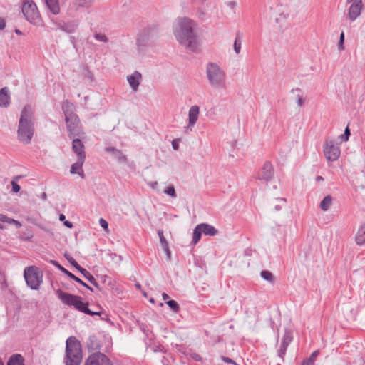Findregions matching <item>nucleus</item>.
<instances>
[{
	"label": "nucleus",
	"instance_id": "nucleus-58",
	"mask_svg": "<svg viewBox=\"0 0 365 365\" xmlns=\"http://www.w3.org/2000/svg\"><path fill=\"white\" fill-rule=\"evenodd\" d=\"M91 284H92L94 287H96V288H98V282H96V279L94 278V281H92V282H89Z\"/></svg>",
	"mask_w": 365,
	"mask_h": 365
},
{
	"label": "nucleus",
	"instance_id": "nucleus-43",
	"mask_svg": "<svg viewBox=\"0 0 365 365\" xmlns=\"http://www.w3.org/2000/svg\"><path fill=\"white\" fill-rule=\"evenodd\" d=\"M277 201L279 202V204H277L274 206V210L276 211H279L281 210L282 207L284 205L286 202V200L284 198H279L277 199Z\"/></svg>",
	"mask_w": 365,
	"mask_h": 365
},
{
	"label": "nucleus",
	"instance_id": "nucleus-21",
	"mask_svg": "<svg viewBox=\"0 0 365 365\" xmlns=\"http://www.w3.org/2000/svg\"><path fill=\"white\" fill-rule=\"evenodd\" d=\"M87 346L91 350H98L101 349V343L98 337L95 335H91L88 337L86 341Z\"/></svg>",
	"mask_w": 365,
	"mask_h": 365
},
{
	"label": "nucleus",
	"instance_id": "nucleus-64",
	"mask_svg": "<svg viewBox=\"0 0 365 365\" xmlns=\"http://www.w3.org/2000/svg\"><path fill=\"white\" fill-rule=\"evenodd\" d=\"M14 31L18 35H21L22 34V32L19 29H16Z\"/></svg>",
	"mask_w": 365,
	"mask_h": 365
},
{
	"label": "nucleus",
	"instance_id": "nucleus-44",
	"mask_svg": "<svg viewBox=\"0 0 365 365\" xmlns=\"http://www.w3.org/2000/svg\"><path fill=\"white\" fill-rule=\"evenodd\" d=\"M344 33L342 31L340 34L339 44H338L339 50H343L344 48Z\"/></svg>",
	"mask_w": 365,
	"mask_h": 365
},
{
	"label": "nucleus",
	"instance_id": "nucleus-31",
	"mask_svg": "<svg viewBox=\"0 0 365 365\" xmlns=\"http://www.w3.org/2000/svg\"><path fill=\"white\" fill-rule=\"evenodd\" d=\"M292 335L291 331L286 329L284 331V334L281 344L283 346H288V345L292 341Z\"/></svg>",
	"mask_w": 365,
	"mask_h": 365
},
{
	"label": "nucleus",
	"instance_id": "nucleus-37",
	"mask_svg": "<svg viewBox=\"0 0 365 365\" xmlns=\"http://www.w3.org/2000/svg\"><path fill=\"white\" fill-rule=\"evenodd\" d=\"M233 46L235 51L236 52V53L238 54L240 52L241 49V38L239 34H237V35Z\"/></svg>",
	"mask_w": 365,
	"mask_h": 365
},
{
	"label": "nucleus",
	"instance_id": "nucleus-20",
	"mask_svg": "<svg viewBox=\"0 0 365 365\" xmlns=\"http://www.w3.org/2000/svg\"><path fill=\"white\" fill-rule=\"evenodd\" d=\"M10 104L9 90L4 87L0 90V106L7 108Z\"/></svg>",
	"mask_w": 365,
	"mask_h": 365
},
{
	"label": "nucleus",
	"instance_id": "nucleus-22",
	"mask_svg": "<svg viewBox=\"0 0 365 365\" xmlns=\"http://www.w3.org/2000/svg\"><path fill=\"white\" fill-rule=\"evenodd\" d=\"M202 233L205 235L208 236H215L217 234L218 231L215 228L214 226L207 224V223H201L199 224Z\"/></svg>",
	"mask_w": 365,
	"mask_h": 365
},
{
	"label": "nucleus",
	"instance_id": "nucleus-47",
	"mask_svg": "<svg viewBox=\"0 0 365 365\" xmlns=\"http://www.w3.org/2000/svg\"><path fill=\"white\" fill-rule=\"evenodd\" d=\"M11 186H12V191L14 192H19L21 187L20 186L18 185L17 182H16L14 180H12L11 182Z\"/></svg>",
	"mask_w": 365,
	"mask_h": 365
},
{
	"label": "nucleus",
	"instance_id": "nucleus-16",
	"mask_svg": "<svg viewBox=\"0 0 365 365\" xmlns=\"http://www.w3.org/2000/svg\"><path fill=\"white\" fill-rule=\"evenodd\" d=\"M142 75L140 72L135 71L133 74L127 76V80L133 91H137L140 83Z\"/></svg>",
	"mask_w": 365,
	"mask_h": 365
},
{
	"label": "nucleus",
	"instance_id": "nucleus-7",
	"mask_svg": "<svg viewBox=\"0 0 365 365\" xmlns=\"http://www.w3.org/2000/svg\"><path fill=\"white\" fill-rule=\"evenodd\" d=\"M22 13L26 19L36 24L40 20V14L36 4L33 1H27L22 6Z\"/></svg>",
	"mask_w": 365,
	"mask_h": 365
},
{
	"label": "nucleus",
	"instance_id": "nucleus-5",
	"mask_svg": "<svg viewBox=\"0 0 365 365\" xmlns=\"http://www.w3.org/2000/svg\"><path fill=\"white\" fill-rule=\"evenodd\" d=\"M82 361L81 343L73 336H70L66 343L65 365H79Z\"/></svg>",
	"mask_w": 365,
	"mask_h": 365
},
{
	"label": "nucleus",
	"instance_id": "nucleus-34",
	"mask_svg": "<svg viewBox=\"0 0 365 365\" xmlns=\"http://www.w3.org/2000/svg\"><path fill=\"white\" fill-rule=\"evenodd\" d=\"M158 235L159 236V239H160V242L163 247V248L164 250H168V242L165 239V237H164V235H163V231L162 230H159L158 231Z\"/></svg>",
	"mask_w": 365,
	"mask_h": 365
},
{
	"label": "nucleus",
	"instance_id": "nucleus-18",
	"mask_svg": "<svg viewBox=\"0 0 365 365\" xmlns=\"http://www.w3.org/2000/svg\"><path fill=\"white\" fill-rule=\"evenodd\" d=\"M48 11L53 15H58L61 12L59 0H43Z\"/></svg>",
	"mask_w": 365,
	"mask_h": 365
},
{
	"label": "nucleus",
	"instance_id": "nucleus-33",
	"mask_svg": "<svg viewBox=\"0 0 365 365\" xmlns=\"http://www.w3.org/2000/svg\"><path fill=\"white\" fill-rule=\"evenodd\" d=\"M77 270L81 272V274L88 281L92 282L94 281V277L85 268L80 267H77Z\"/></svg>",
	"mask_w": 365,
	"mask_h": 365
},
{
	"label": "nucleus",
	"instance_id": "nucleus-54",
	"mask_svg": "<svg viewBox=\"0 0 365 365\" xmlns=\"http://www.w3.org/2000/svg\"><path fill=\"white\" fill-rule=\"evenodd\" d=\"M8 219H9V217L6 215L0 213V221L1 222H6L8 221Z\"/></svg>",
	"mask_w": 365,
	"mask_h": 365
},
{
	"label": "nucleus",
	"instance_id": "nucleus-32",
	"mask_svg": "<svg viewBox=\"0 0 365 365\" xmlns=\"http://www.w3.org/2000/svg\"><path fill=\"white\" fill-rule=\"evenodd\" d=\"M260 275L264 280H266L270 283L274 282V277L271 272L267 271V270H264V271L261 272Z\"/></svg>",
	"mask_w": 365,
	"mask_h": 365
},
{
	"label": "nucleus",
	"instance_id": "nucleus-23",
	"mask_svg": "<svg viewBox=\"0 0 365 365\" xmlns=\"http://www.w3.org/2000/svg\"><path fill=\"white\" fill-rule=\"evenodd\" d=\"M356 242L358 245H363L365 244V225L362 224L359 228L358 232L355 237Z\"/></svg>",
	"mask_w": 365,
	"mask_h": 365
},
{
	"label": "nucleus",
	"instance_id": "nucleus-3",
	"mask_svg": "<svg viewBox=\"0 0 365 365\" xmlns=\"http://www.w3.org/2000/svg\"><path fill=\"white\" fill-rule=\"evenodd\" d=\"M206 77L210 86L214 89L225 88L226 73L216 63L209 62L205 68Z\"/></svg>",
	"mask_w": 365,
	"mask_h": 365
},
{
	"label": "nucleus",
	"instance_id": "nucleus-49",
	"mask_svg": "<svg viewBox=\"0 0 365 365\" xmlns=\"http://www.w3.org/2000/svg\"><path fill=\"white\" fill-rule=\"evenodd\" d=\"M221 359L222 361L227 363V364H233L235 365H237V364L230 358L227 356H222Z\"/></svg>",
	"mask_w": 365,
	"mask_h": 365
},
{
	"label": "nucleus",
	"instance_id": "nucleus-1",
	"mask_svg": "<svg viewBox=\"0 0 365 365\" xmlns=\"http://www.w3.org/2000/svg\"><path fill=\"white\" fill-rule=\"evenodd\" d=\"M196 24L187 17L177 19L174 28V35L179 43L191 51L197 49V36L195 31Z\"/></svg>",
	"mask_w": 365,
	"mask_h": 365
},
{
	"label": "nucleus",
	"instance_id": "nucleus-46",
	"mask_svg": "<svg viewBox=\"0 0 365 365\" xmlns=\"http://www.w3.org/2000/svg\"><path fill=\"white\" fill-rule=\"evenodd\" d=\"M287 348V346H283V345L281 344L280 348H279V349L278 351V356L280 358L283 359L284 355L286 353Z\"/></svg>",
	"mask_w": 365,
	"mask_h": 365
},
{
	"label": "nucleus",
	"instance_id": "nucleus-25",
	"mask_svg": "<svg viewBox=\"0 0 365 365\" xmlns=\"http://www.w3.org/2000/svg\"><path fill=\"white\" fill-rule=\"evenodd\" d=\"M149 33L148 31H143L138 38V44L139 46H144L149 44Z\"/></svg>",
	"mask_w": 365,
	"mask_h": 365
},
{
	"label": "nucleus",
	"instance_id": "nucleus-12",
	"mask_svg": "<svg viewBox=\"0 0 365 365\" xmlns=\"http://www.w3.org/2000/svg\"><path fill=\"white\" fill-rule=\"evenodd\" d=\"M200 113V108L197 106H192L190 107L188 113V125L185 128L187 132L188 130L190 131L197 121Z\"/></svg>",
	"mask_w": 365,
	"mask_h": 365
},
{
	"label": "nucleus",
	"instance_id": "nucleus-59",
	"mask_svg": "<svg viewBox=\"0 0 365 365\" xmlns=\"http://www.w3.org/2000/svg\"><path fill=\"white\" fill-rule=\"evenodd\" d=\"M91 284H92L94 287H96V288H98V282H96V279L94 278V281H92V282H89Z\"/></svg>",
	"mask_w": 365,
	"mask_h": 365
},
{
	"label": "nucleus",
	"instance_id": "nucleus-4",
	"mask_svg": "<svg viewBox=\"0 0 365 365\" xmlns=\"http://www.w3.org/2000/svg\"><path fill=\"white\" fill-rule=\"evenodd\" d=\"M56 294L63 303L68 306H73L76 309L81 312L91 316L100 314L98 312H93L90 310L88 308V303L83 302L82 297L80 296L64 292L61 289H57Z\"/></svg>",
	"mask_w": 365,
	"mask_h": 365
},
{
	"label": "nucleus",
	"instance_id": "nucleus-55",
	"mask_svg": "<svg viewBox=\"0 0 365 365\" xmlns=\"http://www.w3.org/2000/svg\"><path fill=\"white\" fill-rule=\"evenodd\" d=\"M314 362L308 359L304 360V361L302 363V365H314Z\"/></svg>",
	"mask_w": 365,
	"mask_h": 365
},
{
	"label": "nucleus",
	"instance_id": "nucleus-39",
	"mask_svg": "<svg viewBox=\"0 0 365 365\" xmlns=\"http://www.w3.org/2000/svg\"><path fill=\"white\" fill-rule=\"evenodd\" d=\"M350 135H351V132H350V130H349V127L347 126L345 128L344 134L339 135V138L341 140L346 142V141H347L349 140V138Z\"/></svg>",
	"mask_w": 365,
	"mask_h": 365
},
{
	"label": "nucleus",
	"instance_id": "nucleus-60",
	"mask_svg": "<svg viewBox=\"0 0 365 365\" xmlns=\"http://www.w3.org/2000/svg\"><path fill=\"white\" fill-rule=\"evenodd\" d=\"M149 185L152 188L155 189V187L158 185V182H153L150 183Z\"/></svg>",
	"mask_w": 365,
	"mask_h": 365
},
{
	"label": "nucleus",
	"instance_id": "nucleus-28",
	"mask_svg": "<svg viewBox=\"0 0 365 365\" xmlns=\"http://www.w3.org/2000/svg\"><path fill=\"white\" fill-rule=\"evenodd\" d=\"M202 231L199 225H197L193 230V237L192 244L195 245L200 240Z\"/></svg>",
	"mask_w": 365,
	"mask_h": 365
},
{
	"label": "nucleus",
	"instance_id": "nucleus-35",
	"mask_svg": "<svg viewBox=\"0 0 365 365\" xmlns=\"http://www.w3.org/2000/svg\"><path fill=\"white\" fill-rule=\"evenodd\" d=\"M34 237V234L31 230L26 229L25 232L19 237L20 240L23 241H29Z\"/></svg>",
	"mask_w": 365,
	"mask_h": 365
},
{
	"label": "nucleus",
	"instance_id": "nucleus-50",
	"mask_svg": "<svg viewBox=\"0 0 365 365\" xmlns=\"http://www.w3.org/2000/svg\"><path fill=\"white\" fill-rule=\"evenodd\" d=\"M172 148L175 150H178L179 148V140L178 139H174L172 141Z\"/></svg>",
	"mask_w": 365,
	"mask_h": 365
},
{
	"label": "nucleus",
	"instance_id": "nucleus-29",
	"mask_svg": "<svg viewBox=\"0 0 365 365\" xmlns=\"http://www.w3.org/2000/svg\"><path fill=\"white\" fill-rule=\"evenodd\" d=\"M113 155L120 163H126L128 162L127 157L120 150L115 151Z\"/></svg>",
	"mask_w": 365,
	"mask_h": 365
},
{
	"label": "nucleus",
	"instance_id": "nucleus-56",
	"mask_svg": "<svg viewBox=\"0 0 365 365\" xmlns=\"http://www.w3.org/2000/svg\"><path fill=\"white\" fill-rule=\"evenodd\" d=\"M6 26L5 20L3 18H0V30H2Z\"/></svg>",
	"mask_w": 365,
	"mask_h": 365
},
{
	"label": "nucleus",
	"instance_id": "nucleus-53",
	"mask_svg": "<svg viewBox=\"0 0 365 365\" xmlns=\"http://www.w3.org/2000/svg\"><path fill=\"white\" fill-rule=\"evenodd\" d=\"M227 5L228 7H230L231 9L235 10L237 6V3L234 1H230L227 3Z\"/></svg>",
	"mask_w": 365,
	"mask_h": 365
},
{
	"label": "nucleus",
	"instance_id": "nucleus-52",
	"mask_svg": "<svg viewBox=\"0 0 365 365\" xmlns=\"http://www.w3.org/2000/svg\"><path fill=\"white\" fill-rule=\"evenodd\" d=\"M91 0H78L77 4L79 6H85L88 3H90Z\"/></svg>",
	"mask_w": 365,
	"mask_h": 365
},
{
	"label": "nucleus",
	"instance_id": "nucleus-38",
	"mask_svg": "<svg viewBox=\"0 0 365 365\" xmlns=\"http://www.w3.org/2000/svg\"><path fill=\"white\" fill-rule=\"evenodd\" d=\"M164 193L172 197H177L175 190V187L173 185H170V186L167 187L164 190Z\"/></svg>",
	"mask_w": 365,
	"mask_h": 365
},
{
	"label": "nucleus",
	"instance_id": "nucleus-14",
	"mask_svg": "<svg viewBox=\"0 0 365 365\" xmlns=\"http://www.w3.org/2000/svg\"><path fill=\"white\" fill-rule=\"evenodd\" d=\"M51 263L56 267L59 270H61L62 272L66 274L68 277L73 279L75 282H78V284H81L82 286L86 287L90 291L93 292V289L88 286L86 283H85L83 281H82L80 278L76 277L73 274L68 271L66 269H65L63 267H62L58 262L55 260H51Z\"/></svg>",
	"mask_w": 365,
	"mask_h": 365
},
{
	"label": "nucleus",
	"instance_id": "nucleus-9",
	"mask_svg": "<svg viewBox=\"0 0 365 365\" xmlns=\"http://www.w3.org/2000/svg\"><path fill=\"white\" fill-rule=\"evenodd\" d=\"M65 120L66 123V128L71 138L83 137L85 133L83 131L82 126L78 116L74 118L71 117V118Z\"/></svg>",
	"mask_w": 365,
	"mask_h": 365
},
{
	"label": "nucleus",
	"instance_id": "nucleus-62",
	"mask_svg": "<svg viewBox=\"0 0 365 365\" xmlns=\"http://www.w3.org/2000/svg\"><path fill=\"white\" fill-rule=\"evenodd\" d=\"M323 180H324V178L322 176H317L316 178V181L317 182H321V181H323Z\"/></svg>",
	"mask_w": 365,
	"mask_h": 365
},
{
	"label": "nucleus",
	"instance_id": "nucleus-61",
	"mask_svg": "<svg viewBox=\"0 0 365 365\" xmlns=\"http://www.w3.org/2000/svg\"><path fill=\"white\" fill-rule=\"evenodd\" d=\"M162 297L165 301L169 299V296L166 293H163Z\"/></svg>",
	"mask_w": 365,
	"mask_h": 365
},
{
	"label": "nucleus",
	"instance_id": "nucleus-13",
	"mask_svg": "<svg viewBox=\"0 0 365 365\" xmlns=\"http://www.w3.org/2000/svg\"><path fill=\"white\" fill-rule=\"evenodd\" d=\"M274 175V170L272 164L269 162H266L261 171L258 174V179L265 181L270 180Z\"/></svg>",
	"mask_w": 365,
	"mask_h": 365
},
{
	"label": "nucleus",
	"instance_id": "nucleus-41",
	"mask_svg": "<svg viewBox=\"0 0 365 365\" xmlns=\"http://www.w3.org/2000/svg\"><path fill=\"white\" fill-rule=\"evenodd\" d=\"M59 220L63 221L64 225L68 228H72L73 227V223L68 220H66V216L63 214H61L59 215Z\"/></svg>",
	"mask_w": 365,
	"mask_h": 365
},
{
	"label": "nucleus",
	"instance_id": "nucleus-17",
	"mask_svg": "<svg viewBox=\"0 0 365 365\" xmlns=\"http://www.w3.org/2000/svg\"><path fill=\"white\" fill-rule=\"evenodd\" d=\"M62 110L65 115V120L69 119L71 117H77V115L75 113L74 105L68 101H65L63 103Z\"/></svg>",
	"mask_w": 365,
	"mask_h": 365
},
{
	"label": "nucleus",
	"instance_id": "nucleus-30",
	"mask_svg": "<svg viewBox=\"0 0 365 365\" xmlns=\"http://www.w3.org/2000/svg\"><path fill=\"white\" fill-rule=\"evenodd\" d=\"M77 26L78 24L73 21L61 26V29L68 33H72L75 31Z\"/></svg>",
	"mask_w": 365,
	"mask_h": 365
},
{
	"label": "nucleus",
	"instance_id": "nucleus-11",
	"mask_svg": "<svg viewBox=\"0 0 365 365\" xmlns=\"http://www.w3.org/2000/svg\"><path fill=\"white\" fill-rule=\"evenodd\" d=\"M347 3H351L348 9V17L351 21H354L361 15L362 0H347Z\"/></svg>",
	"mask_w": 365,
	"mask_h": 365
},
{
	"label": "nucleus",
	"instance_id": "nucleus-48",
	"mask_svg": "<svg viewBox=\"0 0 365 365\" xmlns=\"http://www.w3.org/2000/svg\"><path fill=\"white\" fill-rule=\"evenodd\" d=\"M99 224L101 226L102 228H103L105 230H108V223L107 221L103 218H100L99 220Z\"/></svg>",
	"mask_w": 365,
	"mask_h": 365
},
{
	"label": "nucleus",
	"instance_id": "nucleus-8",
	"mask_svg": "<svg viewBox=\"0 0 365 365\" xmlns=\"http://www.w3.org/2000/svg\"><path fill=\"white\" fill-rule=\"evenodd\" d=\"M338 143L333 139H327L324 144V154L329 161H335L340 156Z\"/></svg>",
	"mask_w": 365,
	"mask_h": 365
},
{
	"label": "nucleus",
	"instance_id": "nucleus-63",
	"mask_svg": "<svg viewBox=\"0 0 365 365\" xmlns=\"http://www.w3.org/2000/svg\"><path fill=\"white\" fill-rule=\"evenodd\" d=\"M193 359L197 360V361H199L200 359V356L198 354H195L193 356Z\"/></svg>",
	"mask_w": 365,
	"mask_h": 365
},
{
	"label": "nucleus",
	"instance_id": "nucleus-27",
	"mask_svg": "<svg viewBox=\"0 0 365 365\" xmlns=\"http://www.w3.org/2000/svg\"><path fill=\"white\" fill-rule=\"evenodd\" d=\"M332 204V197L331 195H327L321 201L319 207L323 211H327Z\"/></svg>",
	"mask_w": 365,
	"mask_h": 365
},
{
	"label": "nucleus",
	"instance_id": "nucleus-51",
	"mask_svg": "<svg viewBox=\"0 0 365 365\" xmlns=\"http://www.w3.org/2000/svg\"><path fill=\"white\" fill-rule=\"evenodd\" d=\"M319 354V351H314L310 356L308 358V359L312 360V361L315 362L316 358Z\"/></svg>",
	"mask_w": 365,
	"mask_h": 365
},
{
	"label": "nucleus",
	"instance_id": "nucleus-15",
	"mask_svg": "<svg viewBox=\"0 0 365 365\" xmlns=\"http://www.w3.org/2000/svg\"><path fill=\"white\" fill-rule=\"evenodd\" d=\"M85 146L79 138H73L72 142V150L76 154L77 158L86 159Z\"/></svg>",
	"mask_w": 365,
	"mask_h": 365
},
{
	"label": "nucleus",
	"instance_id": "nucleus-24",
	"mask_svg": "<svg viewBox=\"0 0 365 365\" xmlns=\"http://www.w3.org/2000/svg\"><path fill=\"white\" fill-rule=\"evenodd\" d=\"M6 365H24V359L19 354H12L9 357Z\"/></svg>",
	"mask_w": 365,
	"mask_h": 365
},
{
	"label": "nucleus",
	"instance_id": "nucleus-57",
	"mask_svg": "<svg viewBox=\"0 0 365 365\" xmlns=\"http://www.w3.org/2000/svg\"><path fill=\"white\" fill-rule=\"evenodd\" d=\"M118 149H116L114 147H108L106 148V151L107 152H109V153H112L113 154L115 153V151H116Z\"/></svg>",
	"mask_w": 365,
	"mask_h": 365
},
{
	"label": "nucleus",
	"instance_id": "nucleus-45",
	"mask_svg": "<svg viewBox=\"0 0 365 365\" xmlns=\"http://www.w3.org/2000/svg\"><path fill=\"white\" fill-rule=\"evenodd\" d=\"M6 222L8 224H13V225H16V227L17 228H19V227H21V223L19 221L16 220H14L13 218L9 217L8 221Z\"/></svg>",
	"mask_w": 365,
	"mask_h": 365
},
{
	"label": "nucleus",
	"instance_id": "nucleus-10",
	"mask_svg": "<svg viewBox=\"0 0 365 365\" xmlns=\"http://www.w3.org/2000/svg\"><path fill=\"white\" fill-rule=\"evenodd\" d=\"M84 365H113L111 361L104 354L97 352L91 354Z\"/></svg>",
	"mask_w": 365,
	"mask_h": 365
},
{
	"label": "nucleus",
	"instance_id": "nucleus-42",
	"mask_svg": "<svg viewBox=\"0 0 365 365\" xmlns=\"http://www.w3.org/2000/svg\"><path fill=\"white\" fill-rule=\"evenodd\" d=\"M94 37L98 41H102V42L108 41V38L106 37V36L104 34H95Z\"/></svg>",
	"mask_w": 365,
	"mask_h": 365
},
{
	"label": "nucleus",
	"instance_id": "nucleus-26",
	"mask_svg": "<svg viewBox=\"0 0 365 365\" xmlns=\"http://www.w3.org/2000/svg\"><path fill=\"white\" fill-rule=\"evenodd\" d=\"M291 93H296L297 104L299 107L303 106L304 99L302 96V91L299 88H295L291 90Z\"/></svg>",
	"mask_w": 365,
	"mask_h": 365
},
{
	"label": "nucleus",
	"instance_id": "nucleus-36",
	"mask_svg": "<svg viewBox=\"0 0 365 365\" xmlns=\"http://www.w3.org/2000/svg\"><path fill=\"white\" fill-rule=\"evenodd\" d=\"M166 304L174 312H178L180 309L179 304L175 300H168L166 302Z\"/></svg>",
	"mask_w": 365,
	"mask_h": 365
},
{
	"label": "nucleus",
	"instance_id": "nucleus-6",
	"mask_svg": "<svg viewBox=\"0 0 365 365\" xmlns=\"http://www.w3.org/2000/svg\"><path fill=\"white\" fill-rule=\"evenodd\" d=\"M24 277L26 284L33 290H38L43 282V274L36 267H29L24 269Z\"/></svg>",
	"mask_w": 365,
	"mask_h": 365
},
{
	"label": "nucleus",
	"instance_id": "nucleus-19",
	"mask_svg": "<svg viewBox=\"0 0 365 365\" xmlns=\"http://www.w3.org/2000/svg\"><path fill=\"white\" fill-rule=\"evenodd\" d=\"M84 161H85V160H83L81 157L80 159L77 158V161L75 163H73L71 167V170H70L71 173V174L78 173L82 178H84L85 174L82 169Z\"/></svg>",
	"mask_w": 365,
	"mask_h": 365
},
{
	"label": "nucleus",
	"instance_id": "nucleus-2",
	"mask_svg": "<svg viewBox=\"0 0 365 365\" xmlns=\"http://www.w3.org/2000/svg\"><path fill=\"white\" fill-rule=\"evenodd\" d=\"M34 113L32 108L27 105L23 108L17 130L19 140L24 144L30 143L34 133Z\"/></svg>",
	"mask_w": 365,
	"mask_h": 365
},
{
	"label": "nucleus",
	"instance_id": "nucleus-40",
	"mask_svg": "<svg viewBox=\"0 0 365 365\" xmlns=\"http://www.w3.org/2000/svg\"><path fill=\"white\" fill-rule=\"evenodd\" d=\"M66 259L77 269V267H80L81 266L78 264V262L69 255L65 254L64 255Z\"/></svg>",
	"mask_w": 365,
	"mask_h": 365
}]
</instances>
